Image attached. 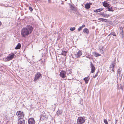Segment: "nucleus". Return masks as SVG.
Wrapping results in <instances>:
<instances>
[{
	"mask_svg": "<svg viewBox=\"0 0 124 124\" xmlns=\"http://www.w3.org/2000/svg\"><path fill=\"white\" fill-rule=\"evenodd\" d=\"M75 29V28L74 27H71L70 29V30L71 31H73Z\"/></svg>",
	"mask_w": 124,
	"mask_h": 124,
	"instance_id": "obj_30",
	"label": "nucleus"
},
{
	"mask_svg": "<svg viewBox=\"0 0 124 124\" xmlns=\"http://www.w3.org/2000/svg\"><path fill=\"white\" fill-rule=\"evenodd\" d=\"M25 120L23 118L18 119V124H25Z\"/></svg>",
	"mask_w": 124,
	"mask_h": 124,
	"instance_id": "obj_8",
	"label": "nucleus"
},
{
	"mask_svg": "<svg viewBox=\"0 0 124 124\" xmlns=\"http://www.w3.org/2000/svg\"><path fill=\"white\" fill-rule=\"evenodd\" d=\"M46 118V116L45 115H42L40 117V120H44Z\"/></svg>",
	"mask_w": 124,
	"mask_h": 124,
	"instance_id": "obj_20",
	"label": "nucleus"
},
{
	"mask_svg": "<svg viewBox=\"0 0 124 124\" xmlns=\"http://www.w3.org/2000/svg\"><path fill=\"white\" fill-rule=\"evenodd\" d=\"M86 57L87 58H89V59H90L91 58V56L90 55H89L86 56Z\"/></svg>",
	"mask_w": 124,
	"mask_h": 124,
	"instance_id": "obj_32",
	"label": "nucleus"
},
{
	"mask_svg": "<svg viewBox=\"0 0 124 124\" xmlns=\"http://www.w3.org/2000/svg\"><path fill=\"white\" fill-rule=\"evenodd\" d=\"M122 69L120 68H119L117 70V75L119 77L121 78L122 77V75L121 74V71Z\"/></svg>",
	"mask_w": 124,
	"mask_h": 124,
	"instance_id": "obj_11",
	"label": "nucleus"
},
{
	"mask_svg": "<svg viewBox=\"0 0 124 124\" xmlns=\"http://www.w3.org/2000/svg\"><path fill=\"white\" fill-rule=\"evenodd\" d=\"M89 79V77H87L84 78V80L85 81V83L86 84H87L88 83Z\"/></svg>",
	"mask_w": 124,
	"mask_h": 124,
	"instance_id": "obj_16",
	"label": "nucleus"
},
{
	"mask_svg": "<svg viewBox=\"0 0 124 124\" xmlns=\"http://www.w3.org/2000/svg\"><path fill=\"white\" fill-rule=\"evenodd\" d=\"M117 120H116V123H115V124H116V122H117Z\"/></svg>",
	"mask_w": 124,
	"mask_h": 124,
	"instance_id": "obj_38",
	"label": "nucleus"
},
{
	"mask_svg": "<svg viewBox=\"0 0 124 124\" xmlns=\"http://www.w3.org/2000/svg\"><path fill=\"white\" fill-rule=\"evenodd\" d=\"M62 110H58L57 112V115L58 116H59L62 115Z\"/></svg>",
	"mask_w": 124,
	"mask_h": 124,
	"instance_id": "obj_13",
	"label": "nucleus"
},
{
	"mask_svg": "<svg viewBox=\"0 0 124 124\" xmlns=\"http://www.w3.org/2000/svg\"><path fill=\"white\" fill-rule=\"evenodd\" d=\"M85 26V25L83 24L82 25V26L81 27H82V28H83Z\"/></svg>",
	"mask_w": 124,
	"mask_h": 124,
	"instance_id": "obj_36",
	"label": "nucleus"
},
{
	"mask_svg": "<svg viewBox=\"0 0 124 124\" xmlns=\"http://www.w3.org/2000/svg\"><path fill=\"white\" fill-rule=\"evenodd\" d=\"M41 74L39 72H38L35 75L34 79V81L35 82L36 80L39 79L41 76Z\"/></svg>",
	"mask_w": 124,
	"mask_h": 124,
	"instance_id": "obj_6",
	"label": "nucleus"
},
{
	"mask_svg": "<svg viewBox=\"0 0 124 124\" xmlns=\"http://www.w3.org/2000/svg\"><path fill=\"white\" fill-rule=\"evenodd\" d=\"M67 53V51H62V52L61 53V54L62 55H64L65 56H66V54Z\"/></svg>",
	"mask_w": 124,
	"mask_h": 124,
	"instance_id": "obj_21",
	"label": "nucleus"
},
{
	"mask_svg": "<svg viewBox=\"0 0 124 124\" xmlns=\"http://www.w3.org/2000/svg\"><path fill=\"white\" fill-rule=\"evenodd\" d=\"M66 73L65 71L62 70L60 73V76L62 78H64L66 77Z\"/></svg>",
	"mask_w": 124,
	"mask_h": 124,
	"instance_id": "obj_7",
	"label": "nucleus"
},
{
	"mask_svg": "<svg viewBox=\"0 0 124 124\" xmlns=\"http://www.w3.org/2000/svg\"><path fill=\"white\" fill-rule=\"evenodd\" d=\"M35 123V121L33 118H31L28 120V123L29 124H34Z\"/></svg>",
	"mask_w": 124,
	"mask_h": 124,
	"instance_id": "obj_9",
	"label": "nucleus"
},
{
	"mask_svg": "<svg viewBox=\"0 0 124 124\" xmlns=\"http://www.w3.org/2000/svg\"><path fill=\"white\" fill-rule=\"evenodd\" d=\"M105 22H106V21H104Z\"/></svg>",
	"mask_w": 124,
	"mask_h": 124,
	"instance_id": "obj_43",
	"label": "nucleus"
},
{
	"mask_svg": "<svg viewBox=\"0 0 124 124\" xmlns=\"http://www.w3.org/2000/svg\"><path fill=\"white\" fill-rule=\"evenodd\" d=\"M120 88H121V89L122 90V89H123V88H122V86H121Z\"/></svg>",
	"mask_w": 124,
	"mask_h": 124,
	"instance_id": "obj_39",
	"label": "nucleus"
},
{
	"mask_svg": "<svg viewBox=\"0 0 124 124\" xmlns=\"http://www.w3.org/2000/svg\"><path fill=\"white\" fill-rule=\"evenodd\" d=\"M115 63H113L111 65H110V67L111 68H112V70L114 72V67L115 66Z\"/></svg>",
	"mask_w": 124,
	"mask_h": 124,
	"instance_id": "obj_14",
	"label": "nucleus"
},
{
	"mask_svg": "<svg viewBox=\"0 0 124 124\" xmlns=\"http://www.w3.org/2000/svg\"><path fill=\"white\" fill-rule=\"evenodd\" d=\"M94 55L95 56L97 57L101 56V54L98 53H97L96 52H95L94 54Z\"/></svg>",
	"mask_w": 124,
	"mask_h": 124,
	"instance_id": "obj_23",
	"label": "nucleus"
},
{
	"mask_svg": "<svg viewBox=\"0 0 124 124\" xmlns=\"http://www.w3.org/2000/svg\"><path fill=\"white\" fill-rule=\"evenodd\" d=\"M16 115L19 118H23L24 117L23 112L21 111H18L16 113Z\"/></svg>",
	"mask_w": 124,
	"mask_h": 124,
	"instance_id": "obj_4",
	"label": "nucleus"
},
{
	"mask_svg": "<svg viewBox=\"0 0 124 124\" xmlns=\"http://www.w3.org/2000/svg\"><path fill=\"white\" fill-rule=\"evenodd\" d=\"M101 15L105 17H108L109 16L108 14H104L103 13Z\"/></svg>",
	"mask_w": 124,
	"mask_h": 124,
	"instance_id": "obj_22",
	"label": "nucleus"
},
{
	"mask_svg": "<svg viewBox=\"0 0 124 124\" xmlns=\"http://www.w3.org/2000/svg\"><path fill=\"white\" fill-rule=\"evenodd\" d=\"M33 30V28L31 26L28 25L23 28L21 31V35L23 37L25 38L26 36L31 34Z\"/></svg>",
	"mask_w": 124,
	"mask_h": 124,
	"instance_id": "obj_1",
	"label": "nucleus"
},
{
	"mask_svg": "<svg viewBox=\"0 0 124 124\" xmlns=\"http://www.w3.org/2000/svg\"><path fill=\"white\" fill-rule=\"evenodd\" d=\"M85 7L86 8L88 9L90 8V4L89 3H87L85 5Z\"/></svg>",
	"mask_w": 124,
	"mask_h": 124,
	"instance_id": "obj_19",
	"label": "nucleus"
},
{
	"mask_svg": "<svg viewBox=\"0 0 124 124\" xmlns=\"http://www.w3.org/2000/svg\"><path fill=\"white\" fill-rule=\"evenodd\" d=\"M103 6H104V7H109L110 6H109V4L108 3H107L106 2H104L103 3Z\"/></svg>",
	"mask_w": 124,
	"mask_h": 124,
	"instance_id": "obj_15",
	"label": "nucleus"
},
{
	"mask_svg": "<svg viewBox=\"0 0 124 124\" xmlns=\"http://www.w3.org/2000/svg\"><path fill=\"white\" fill-rule=\"evenodd\" d=\"M21 45L20 43H18L17 45L15 48V49H19L21 47Z\"/></svg>",
	"mask_w": 124,
	"mask_h": 124,
	"instance_id": "obj_17",
	"label": "nucleus"
},
{
	"mask_svg": "<svg viewBox=\"0 0 124 124\" xmlns=\"http://www.w3.org/2000/svg\"><path fill=\"white\" fill-rule=\"evenodd\" d=\"M14 56V54L13 53H12L10 54H9L8 56L7 57L6 59L8 61H10L12 59Z\"/></svg>",
	"mask_w": 124,
	"mask_h": 124,
	"instance_id": "obj_5",
	"label": "nucleus"
},
{
	"mask_svg": "<svg viewBox=\"0 0 124 124\" xmlns=\"http://www.w3.org/2000/svg\"><path fill=\"white\" fill-rule=\"evenodd\" d=\"M98 20L99 21H104L105 20H106V19H105L102 18H100Z\"/></svg>",
	"mask_w": 124,
	"mask_h": 124,
	"instance_id": "obj_28",
	"label": "nucleus"
},
{
	"mask_svg": "<svg viewBox=\"0 0 124 124\" xmlns=\"http://www.w3.org/2000/svg\"><path fill=\"white\" fill-rule=\"evenodd\" d=\"M104 123L105 124H108V123L107 120H106V119H104Z\"/></svg>",
	"mask_w": 124,
	"mask_h": 124,
	"instance_id": "obj_31",
	"label": "nucleus"
},
{
	"mask_svg": "<svg viewBox=\"0 0 124 124\" xmlns=\"http://www.w3.org/2000/svg\"><path fill=\"white\" fill-rule=\"evenodd\" d=\"M70 8L72 10H74L75 9V7L73 5H70Z\"/></svg>",
	"mask_w": 124,
	"mask_h": 124,
	"instance_id": "obj_26",
	"label": "nucleus"
},
{
	"mask_svg": "<svg viewBox=\"0 0 124 124\" xmlns=\"http://www.w3.org/2000/svg\"><path fill=\"white\" fill-rule=\"evenodd\" d=\"M82 27L81 26H80L79 28H78V31H80L82 29Z\"/></svg>",
	"mask_w": 124,
	"mask_h": 124,
	"instance_id": "obj_35",
	"label": "nucleus"
},
{
	"mask_svg": "<svg viewBox=\"0 0 124 124\" xmlns=\"http://www.w3.org/2000/svg\"><path fill=\"white\" fill-rule=\"evenodd\" d=\"M90 65L91 69V72L92 73H93L95 70V68L94 67V66L92 62H91Z\"/></svg>",
	"mask_w": 124,
	"mask_h": 124,
	"instance_id": "obj_10",
	"label": "nucleus"
},
{
	"mask_svg": "<svg viewBox=\"0 0 124 124\" xmlns=\"http://www.w3.org/2000/svg\"><path fill=\"white\" fill-rule=\"evenodd\" d=\"M110 35H112L113 36H116V35L115 33L114 32H112L110 34Z\"/></svg>",
	"mask_w": 124,
	"mask_h": 124,
	"instance_id": "obj_27",
	"label": "nucleus"
},
{
	"mask_svg": "<svg viewBox=\"0 0 124 124\" xmlns=\"http://www.w3.org/2000/svg\"><path fill=\"white\" fill-rule=\"evenodd\" d=\"M82 54V52L81 51L79 50L76 53L72 54V56L73 58H76L79 57Z\"/></svg>",
	"mask_w": 124,
	"mask_h": 124,
	"instance_id": "obj_3",
	"label": "nucleus"
},
{
	"mask_svg": "<svg viewBox=\"0 0 124 124\" xmlns=\"http://www.w3.org/2000/svg\"><path fill=\"white\" fill-rule=\"evenodd\" d=\"M101 11V10L100 9H96L94 10V12H98Z\"/></svg>",
	"mask_w": 124,
	"mask_h": 124,
	"instance_id": "obj_29",
	"label": "nucleus"
},
{
	"mask_svg": "<svg viewBox=\"0 0 124 124\" xmlns=\"http://www.w3.org/2000/svg\"><path fill=\"white\" fill-rule=\"evenodd\" d=\"M100 52H101V53H103V51L102 50H100Z\"/></svg>",
	"mask_w": 124,
	"mask_h": 124,
	"instance_id": "obj_37",
	"label": "nucleus"
},
{
	"mask_svg": "<svg viewBox=\"0 0 124 124\" xmlns=\"http://www.w3.org/2000/svg\"><path fill=\"white\" fill-rule=\"evenodd\" d=\"M98 72H97L95 74V75L93 76V77L94 78H95L96 77L98 76Z\"/></svg>",
	"mask_w": 124,
	"mask_h": 124,
	"instance_id": "obj_33",
	"label": "nucleus"
},
{
	"mask_svg": "<svg viewBox=\"0 0 124 124\" xmlns=\"http://www.w3.org/2000/svg\"><path fill=\"white\" fill-rule=\"evenodd\" d=\"M29 10L31 12H32L33 11V9L31 7H29Z\"/></svg>",
	"mask_w": 124,
	"mask_h": 124,
	"instance_id": "obj_34",
	"label": "nucleus"
},
{
	"mask_svg": "<svg viewBox=\"0 0 124 124\" xmlns=\"http://www.w3.org/2000/svg\"><path fill=\"white\" fill-rule=\"evenodd\" d=\"M66 73L68 75H69L70 74L71 75V72L70 70H67L66 71Z\"/></svg>",
	"mask_w": 124,
	"mask_h": 124,
	"instance_id": "obj_25",
	"label": "nucleus"
},
{
	"mask_svg": "<svg viewBox=\"0 0 124 124\" xmlns=\"http://www.w3.org/2000/svg\"><path fill=\"white\" fill-rule=\"evenodd\" d=\"M48 1L49 2L51 0H48Z\"/></svg>",
	"mask_w": 124,
	"mask_h": 124,
	"instance_id": "obj_41",
	"label": "nucleus"
},
{
	"mask_svg": "<svg viewBox=\"0 0 124 124\" xmlns=\"http://www.w3.org/2000/svg\"><path fill=\"white\" fill-rule=\"evenodd\" d=\"M1 22H0V26L1 25Z\"/></svg>",
	"mask_w": 124,
	"mask_h": 124,
	"instance_id": "obj_40",
	"label": "nucleus"
},
{
	"mask_svg": "<svg viewBox=\"0 0 124 124\" xmlns=\"http://www.w3.org/2000/svg\"><path fill=\"white\" fill-rule=\"evenodd\" d=\"M107 8L108 11H114V10L112 9V8L110 7V6L108 7Z\"/></svg>",
	"mask_w": 124,
	"mask_h": 124,
	"instance_id": "obj_24",
	"label": "nucleus"
},
{
	"mask_svg": "<svg viewBox=\"0 0 124 124\" xmlns=\"http://www.w3.org/2000/svg\"><path fill=\"white\" fill-rule=\"evenodd\" d=\"M83 32L84 33H85L87 34H88L89 32L87 28H85L83 30Z\"/></svg>",
	"mask_w": 124,
	"mask_h": 124,
	"instance_id": "obj_18",
	"label": "nucleus"
},
{
	"mask_svg": "<svg viewBox=\"0 0 124 124\" xmlns=\"http://www.w3.org/2000/svg\"><path fill=\"white\" fill-rule=\"evenodd\" d=\"M110 34H109L108 35V36H110Z\"/></svg>",
	"mask_w": 124,
	"mask_h": 124,
	"instance_id": "obj_42",
	"label": "nucleus"
},
{
	"mask_svg": "<svg viewBox=\"0 0 124 124\" xmlns=\"http://www.w3.org/2000/svg\"><path fill=\"white\" fill-rule=\"evenodd\" d=\"M120 34L123 36V37L124 35V31L123 30V28L122 27H121L120 28Z\"/></svg>",
	"mask_w": 124,
	"mask_h": 124,
	"instance_id": "obj_12",
	"label": "nucleus"
},
{
	"mask_svg": "<svg viewBox=\"0 0 124 124\" xmlns=\"http://www.w3.org/2000/svg\"><path fill=\"white\" fill-rule=\"evenodd\" d=\"M85 119L84 117H79L77 120V123L78 124H82L85 122Z\"/></svg>",
	"mask_w": 124,
	"mask_h": 124,
	"instance_id": "obj_2",
	"label": "nucleus"
}]
</instances>
